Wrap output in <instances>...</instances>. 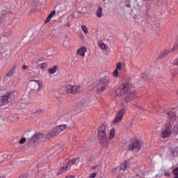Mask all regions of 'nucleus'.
Instances as JSON below:
<instances>
[{
    "instance_id": "obj_34",
    "label": "nucleus",
    "mask_w": 178,
    "mask_h": 178,
    "mask_svg": "<svg viewBox=\"0 0 178 178\" xmlns=\"http://www.w3.org/2000/svg\"><path fill=\"white\" fill-rule=\"evenodd\" d=\"M24 143H26V138H22L19 141V144H24Z\"/></svg>"
},
{
    "instance_id": "obj_48",
    "label": "nucleus",
    "mask_w": 178,
    "mask_h": 178,
    "mask_svg": "<svg viewBox=\"0 0 178 178\" xmlns=\"http://www.w3.org/2000/svg\"><path fill=\"white\" fill-rule=\"evenodd\" d=\"M177 94L178 95V89H177Z\"/></svg>"
},
{
    "instance_id": "obj_6",
    "label": "nucleus",
    "mask_w": 178,
    "mask_h": 178,
    "mask_svg": "<svg viewBox=\"0 0 178 178\" xmlns=\"http://www.w3.org/2000/svg\"><path fill=\"white\" fill-rule=\"evenodd\" d=\"M15 99V96L13 94L10 92L6 93L3 96L1 97V105L5 106V105H8V104L12 102Z\"/></svg>"
},
{
    "instance_id": "obj_42",
    "label": "nucleus",
    "mask_w": 178,
    "mask_h": 178,
    "mask_svg": "<svg viewBox=\"0 0 178 178\" xmlns=\"http://www.w3.org/2000/svg\"><path fill=\"white\" fill-rule=\"evenodd\" d=\"M28 68H29V67H27V65H24L23 66V69H24V70H26Z\"/></svg>"
},
{
    "instance_id": "obj_35",
    "label": "nucleus",
    "mask_w": 178,
    "mask_h": 178,
    "mask_svg": "<svg viewBox=\"0 0 178 178\" xmlns=\"http://www.w3.org/2000/svg\"><path fill=\"white\" fill-rule=\"evenodd\" d=\"M97 176V172H93L89 175L90 178H95Z\"/></svg>"
},
{
    "instance_id": "obj_14",
    "label": "nucleus",
    "mask_w": 178,
    "mask_h": 178,
    "mask_svg": "<svg viewBox=\"0 0 178 178\" xmlns=\"http://www.w3.org/2000/svg\"><path fill=\"white\" fill-rule=\"evenodd\" d=\"M132 16L136 22H139L140 19H141V16L140 15V10H138L136 13L133 12L132 13Z\"/></svg>"
},
{
    "instance_id": "obj_37",
    "label": "nucleus",
    "mask_w": 178,
    "mask_h": 178,
    "mask_svg": "<svg viewBox=\"0 0 178 178\" xmlns=\"http://www.w3.org/2000/svg\"><path fill=\"white\" fill-rule=\"evenodd\" d=\"M68 44H69V40H64L63 45V47H67Z\"/></svg>"
},
{
    "instance_id": "obj_30",
    "label": "nucleus",
    "mask_w": 178,
    "mask_h": 178,
    "mask_svg": "<svg viewBox=\"0 0 178 178\" xmlns=\"http://www.w3.org/2000/svg\"><path fill=\"white\" fill-rule=\"evenodd\" d=\"M172 173L175 175V178H178V167L172 170Z\"/></svg>"
},
{
    "instance_id": "obj_25",
    "label": "nucleus",
    "mask_w": 178,
    "mask_h": 178,
    "mask_svg": "<svg viewBox=\"0 0 178 178\" xmlns=\"http://www.w3.org/2000/svg\"><path fill=\"white\" fill-rule=\"evenodd\" d=\"M72 168V163L68 162L64 167V169L65 170H70V169Z\"/></svg>"
},
{
    "instance_id": "obj_1",
    "label": "nucleus",
    "mask_w": 178,
    "mask_h": 178,
    "mask_svg": "<svg viewBox=\"0 0 178 178\" xmlns=\"http://www.w3.org/2000/svg\"><path fill=\"white\" fill-rule=\"evenodd\" d=\"M117 97H121L122 102L127 104L136 98V92L129 83L122 84L115 91Z\"/></svg>"
},
{
    "instance_id": "obj_50",
    "label": "nucleus",
    "mask_w": 178,
    "mask_h": 178,
    "mask_svg": "<svg viewBox=\"0 0 178 178\" xmlns=\"http://www.w3.org/2000/svg\"><path fill=\"white\" fill-rule=\"evenodd\" d=\"M134 177H137V175L136 176H134Z\"/></svg>"
},
{
    "instance_id": "obj_43",
    "label": "nucleus",
    "mask_w": 178,
    "mask_h": 178,
    "mask_svg": "<svg viewBox=\"0 0 178 178\" xmlns=\"http://www.w3.org/2000/svg\"><path fill=\"white\" fill-rule=\"evenodd\" d=\"M37 74H40L41 73V72L40 71V70H38L35 71Z\"/></svg>"
},
{
    "instance_id": "obj_21",
    "label": "nucleus",
    "mask_w": 178,
    "mask_h": 178,
    "mask_svg": "<svg viewBox=\"0 0 178 178\" xmlns=\"http://www.w3.org/2000/svg\"><path fill=\"white\" fill-rule=\"evenodd\" d=\"M123 66V63L118 62L116 63V68L117 70H122V67Z\"/></svg>"
},
{
    "instance_id": "obj_38",
    "label": "nucleus",
    "mask_w": 178,
    "mask_h": 178,
    "mask_svg": "<svg viewBox=\"0 0 178 178\" xmlns=\"http://www.w3.org/2000/svg\"><path fill=\"white\" fill-rule=\"evenodd\" d=\"M4 159H5V156H3V155H0V163H2Z\"/></svg>"
},
{
    "instance_id": "obj_24",
    "label": "nucleus",
    "mask_w": 178,
    "mask_h": 178,
    "mask_svg": "<svg viewBox=\"0 0 178 178\" xmlns=\"http://www.w3.org/2000/svg\"><path fill=\"white\" fill-rule=\"evenodd\" d=\"M42 112V109L36 110L35 112L31 113V116H37V115H40Z\"/></svg>"
},
{
    "instance_id": "obj_11",
    "label": "nucleus",
    "mask_w": 178,
    "mask_h": 178,
    "mask_svg": "<svg viewBox=\"0 0 178 178\" xmlns=\"http://www.w3.org/2000/svg\"><path fill=\"white\" fill-rule=\"evenodd\" d=\"M86 52H87V47H81L77 50L76 54L78 55V56H81L82 58H84V56H86Z\"/></svg>"
},
{
    "instance_id": "obj_3",
    "label": "nucleus",
    "mask_w": 178,
    "mask_h": 178,
    "mask_svg": "<svg viewBox=\"0 0 178 178\" xmlns=\"http://www.w3.org/2000/svg\"><path fill=\"white\" fill-rule=\"evenodd\" d=\"M109 83H111V79L108 76H104L97 81L96 83V87L98 94H99L100 92H103V91H105Z\"/></svg>"
},
{
    "instance_id": "obj_49",
    "label": "nucleus",
    "mask_w": 178,
    "mask_h": 178,
    "mask_svg": "<svg viewBox=\"0 0 178 178\" xmlns=\"http://www.w3.org/2000/svg\"><path fill=\"white\" fill-rule=\"evenodd\" d=\"M166 176H168V173L165 172Z\"/></svg>"
},
{
    "instance_id": "obj_31",
    "label": "nucleus",
    "mask_w": 178,
    "mask_h": 178,
    "mask_svg": "<svg viewBox=\"0 0 178 178\" xmlns=\"http://www.w3.org/2000/svg\"><path fill=\"white\" fill-rule=\"evenodd\" d=\"M81 29L85 34H87V33H88V29H87V26H86V25H82Z\"/></svg>"
},
{
    "instance_id": "obj_18",
    "label": "nucleus",
    "mask_w": 178,
    "mask_h": 178,
    "mask_svg": "<svg viewBox=\"0 0 178 178\" xmlns=\"http://www.w3.org/2000/svg\"><path fill=\"white\" fill-rule=\"evenodd\" d=\"M169 54H170V50L165 49L161 53L159 58H165V56H168Z\"/></svg>"
},
{
    "instance_id": "obj_17",
    "label": "nucleus",
    "mask_w": 178,
    "mask_h": 178,
    "mask_svg": "<svg viewBox=\"0 0 178 178\" xmlns=\"http://www.w3.org/2000/svg\"><path fill=\"white\" fill-rule=\"evenodd\" d=\"M53 137H56V135H55L54 131H49L45 135V138H47V140H51V138H52Z\"/></svg>"
},
{
    "instance_id": "obj_20",
    "label": "nucleus",
    "mask_w": 178,
    "mask_h": 178,
    "mask_svg": "<svg viewBox=\"0 0 178 178\" xmlns=\"http://www.w3.org/2000/svg\"><path fill=\"white\" fill-rule=\"evenodd\" d=\"M96 15L99 18L102 17V7H99L98 10H97Z\"/></svg>"
},
{
    "instance_id": "obj_22",
    "label": "nucleus",
    "mask_w": 178,
    "mask_h": 178,
    "mask_svg": "<svg viewBox=\"0 0 178 178\" xmlns=\"http://www.w3.org/2000/svg\"><path fill=\"white\" fill-rule=\"evenodd\" d=\"M80 161V158L76 157L74 159H72L70 162L71 165H76V163H77L78 162Z\"/></svg>"
},
{
    "instance_id": "obj_28",
    "label": "nucleus",
    "mask_w": 178,
    "mask_h": 178,
    "mask_svg": "<svg viewBox=\"0 0 178 178\" xmlns=\"http://www.w3.org/2000/svg\"><path fill=\"white\" fill-rule=\"evenodd\" d=\"M113 77H115V78L119 77V70L115 69V70L113 72Z\"/></svg>"
},
{
    "instance_id": "obj_40",
    "label": "nucleus",
    "mask_w": 178,
    "mask_h": 178,
    "mask_svg": "<svg viewBox=\"0 0 178 178\" xmlns=\"http://www.w3.org/2000/svg\"><path fill=\"white\" fill-rule=\"evenodd\" d=\"M74 177H76V176L74 175H69L66 177V178H74Z\"/></svg>"
},
{
    "instance_id": "obj_33",
    "label": "nucleus",
    "mask_w": 178,
    "mask_h": 178,
    "mask_svg": "<svg viewBox=\"0 0 178 178\" xmlns=\"http://www.w3.org/2000/svg\"><path fill=\"white\" fill-rule=\"evenodd\" d=\"M64 172H66L65 167H62L59 170L57 175H62Z\"/></svg>"
},
{
    "instance_id": "obj_47",
    "label": "nucleus",
    "mask_w": 178,
    "mask_h": 178,
    "mask_svg": "<svg viewBox=\"0 0 178 178\" xmlns=\"http://www.w3.org/2000/svg\"><path fill=\"white\" fill-rule=\"evenodd\" d=\"M4 177L0 176V178H3Z\"/></svg>"
},
{
    "instance_id": "obj_12",
    "label": "nucleus",
    "mask_w": 178,
    "mask_h": 178,
    "mask_svg": "<svg viewBox=\"0 0 178 178\" xmlns=\"http://www.w3.org/2000/svg\"><path fill=\"white\" fill-rule=\"evenodd\" d=\"M168 116L169 119H170L171 122H172V123H175V122H176V114L175 113V112L169 111L168 113Z\"/></svg>"
},
{
    "instance_id": "obj_41",
    "label": "nucleus",
    "mask_w": 178,
    "mask_h": 178,
    "mask_svg": "<svg viewBox=\"0 0 178 178\" xmlns=\"http://www.w3.org/2000/svg\"><path fill=\"white\" fill-rule=\"evenodd\" d=\"M65 26H66V27H68V28H69V27H70V23L68 22V23H67V24H65Z\"/></svg>"
},
{
    "instance_id": "obj_15",
    "label": "nucleus",
    "mask_w": 178,
    "mask_h": 178,
    "mask_svg": "<svg viewBox=\"0 0 178 178\" xmlns=\"http://www.w3.org/2000/svg\"><path fill=\"white\" fill-rule=\"evenodd\" d=\"M16 70V65H13L9 72L6 74L7 77H12L15 74V70Z\"/></svg>"
},
{
    "instance_id": "obj_10",
    "label": "nucleus",
    "mask_w": 178,
    "mask_h": 178,
    "mask_svg": "<svg viewBox=\"0 0 178 178\" xmlns=\"http://www.w3.org/2000/svg\"><path fill=\"white\" fill-rule=\"evenodd\" d=\"M66 127H67V124H66L56 127L53 129L54 135L58 136V134H60V133H62V131H64V130H66Z\"/></svg>"
},
{
    "instance_id": "obj_32",
    "label": "nucleus",
    "mask_w": 178,
    "mask_h": 178,
    "mask_svg": "<svg viewBox=\"0 0 178 178\" xmlns=\"http://www.w3.org/2000/svg\"><path fill=\"white\" fill-rule=\"evenodd\" d=\"M99 46L102 49H106V45L104 42L99 43Z\"/></svg>"
},
{
    "instance_id": "obj_4",
    "label": "nucleus",
    "mask_w": 178,
    "mask_h": 178,
    "mask_svg": "<svg viewBox=\"0 0 178 178\" xmlns=\"http://www.w3.org/2000/svg\"><path fill=\"white\" fill-rule=\"evenodd\" d=\"M28 86L31 91H33L36 94L42 90V81L40 80L32 79L30 80Z\"/></svg>"
},
{
    "instance_id": "obj_7",
    "label": "nucleus",
    "mask_w": 178,
    "mask_h": 178,
    "mask_svg": "<svg viewBox=\"0 0 178 178\" xmlns=\"http://www.w3.org/2000/svg\"><path fill=\"white\" fill-rule=\"evenodd\" d=\"M172 125L170 124V122L165 124L164 130L161 134L162 138H168V137H170V136H172Z\"/></svg>"
},
{
    "instance_id": "obj_16",
    "label": "nucleus",
    "mask_w": 178,
    "mask_h": 178,
    "mask_svg": "<svg viewBox=\"0 0 178 178\" xmlns=\"http://www.w3.org/2000/svg\"><path fill=\"white\" fill-rule=\"evenodd\" d=\"M129 168H130V165H129L127 161H124L120 165L121 170H127Z\"/></svg>"
},
{
    "instance_id": "obj_8",
    "label": "nucleus",
    "mask_w": 178,
    "mask_h": 178,
    "mask_svg": "<svg viewBox=\"0 0 178 178\" xmlns=\"http://www.w3.org/2000/svg\"><path fill=\"white\" fill-rule=\"evenodd\" d=\"M80 90V86L70 83L65 87L67 94H77Z\"/></svg>"
},
{
    "instance_id": "obj_19",
    "label": "nucleus",
    "mask_w": 178,
    "mask_h": 178,
    "mask_svg": "<svg viewBox=\"0 0 178 178\" xmlns=\"http://www.w3.org/2000/svg\"><path fill=\"white\" fill-rule=\"evenodd\" d=\"M58 70V66L54 65L52 68L49 69L48 72L50 73V74H54V73H56V71Z\"/></svg>"
},
{
    "instance_id": "obj_36",
    "label": "nucleus",
    "mask_w": 178,
    "mask_h": 178,
    "mask_svg": "<svg viewBox=\"0 0 178 178\" xmlns=\"http://www.w3.org/2000/svg\"><path fill=\"white\" fill-rule=\"evenodd\" d=\"M28 177H29V174L25 173L21 175L19 178H28Z\"/></svg>"
},
{
    "instance_id": "obj_2",
    "label": "nucleus",
    "mask_w": 178,
    "mask_h": 178,
    "mask_svg": "<svg viewBox=\"0 0 178 178\" xmlns=\"http://www.w3.org/2000/svg\"><path fill=\"white\" fill-rule=\"evenodd\" d=\"M106 131H108V124H102L98 128L97 138L99 140V143L102 145V147H106L109 143V140H112L116 134L115 128L110 131L108 138Z\"/></svg>"
},
{
    "instance_id": "obj_23",
    "label": "nucleus",
    "mask_w": 178,
    "mask_h": 178,
    "mask_svg": "<svg viewBox=\"0 0 178 178\" xmlns=\"http://www.w3.org/2000/svg\"><path fill=\"white\" fill-rule=\"evenodd\" d=\"M33 137L35 138L36 141H38V140H41V138H42L44 136L42 135V134H38L35 135Z\"/></svg>"
},
{
    "instance_id": "obj_5",
    "label": "nucleus",
    "mask_w": 178,
    "mask_h": 178,
    "mask_svg": "<svg viewBox=\"0 0 178 178\" xmlns=\"http://www.w3.org/2000/svg\"><path fill=\"white\" fill-rule=\"evenodd\" d=\"M126 111H127L126 108H120L118 111V113L115 115V118L113 120V124H119V123H120V122H122V120L123 119V116H124V115H126Z\"/></svg>"
},
{
    "instance_id": "obj_9",
    "label": "nucleus",
    "mask_w": 178,
    "mask_h": 178,
    "mask_svg": "<svg viewBox=\"0 0 178 178\" xmlns=\"http://www.w3.org/2000/svg\"><path fill=\"white\" fill-rule=\"evenodd\" d=\"M142 146L143 145H141V142L138 140H136L129 145V149H130V151H134V152H138V151L141 149Z\"/></svg>"
},
{
    "instance_id": "obj_46",
    "label": "nucleus",
    "mask_w": 178,
    "mask_h": 178,
    "mask_svg": "<svg viewBox=\"0 0 178 178\" xmlns=\"http://www.w3.org/2000/svg\"><path fill=\"white\" fill-rule=\"evenodd\" d=\"M140 109H141L142 111H144V108H140Z\"/></svg>"
},
{
    "instance_id": "obj_29",
    "label": "nucleus",
    "mask_w": 178,
    "mask_h": 178,
    "mask_svg": "<svg viewBox=\"0 0 178 178\" xmlns=\"http://www.w3.org/2000/svg\"><path fill=\"white\" fill-rule=\"evenodd\" d=\"M112 172L113 173H114V175H116V173L119 172V165H115V167H113Z\"/></svg>"
},
{
    "instance_id": "obj_45",
    "label": "nucleus",
    "mask_w": 178,
    "mask_h": 178,
    "mask_svg": "<svg viewBox=\"0 0 178 178\" xmlns=\"http://www.w3.org/2000/svg\"><path fill=\"white\" fill-rule=\"evenodd\" d=\"M81 40H84V35L81 36Z\"/></svg>"
},
{
    "instance_id": "obj_27",
    "label": "nucleus",
    "mask_w": 178,
    "mask_h": 178,
    "mask_svg": "<svg viewBox=\"0 0 178 178\" xmlns=\"http://www.w3.org/2000/svg\"><path fill=\"white\" fill-rule=\"evenodd\" d=\"M37 140H35V138L33 136V137H32L31 139H30V140H29V145H34V144H35V142H36Z\"/></svg>"
},
{
    "instance_id": "obj_26",
    "label": "nucleus",
    "mask_w": 178,
    "mask_h": 178,
    "mask_svg": "<svg viewBox=\"0 0 178 178\" xmlns=\"http://www.w3.org/2000/svg\"><path fill=\"white\" fill-rule=\"evenodd\" d=\"M47 66H48V64H47L46 63L40 64L37 66L38 69H45L47 67Z\"/></svg>"
},
{
    "instance_id": "obj_44",
    "label": "nucleus",
    "mask_w": 178,
    "mask_h": 178,
    "mask_svg": "<svg viewBox=\"0 0 178 178\" xmlns=\"http://www.w3.org/2000/svg\"><path fill=\"white\" fill-rule=\"evenodd\" d=\"M126 6H127V8H131V6H130V4H126Z\"/></svg>"
},
{
    "instance_id": "obj_13",
    "label": "nucleus",
    "mask_w": 178,
    "mask_h": 178,
    "mask_svg": "<svg viewBox=\"0 0 178 178\" xmlns=\"http://www.w3.org/2000/svg\"><path fill=\"white\" fill-rule=\"evenodd\" d=\"M54 15H56V10L51 11L50 14L48 15L46 20L44 21V24H47V23H49V21L51 20V19H52V17H54Z\"/></svg>"
},
{
    "instance_id": "obj_39",
    "label": "nucleus",
    "mask_w": 178,
    "mask_h": 178,
    "mask_svg": "<svg viewBox=\"0 0 178 178\" xmlns=\"http://www.w3.org/2000/svg\"><path fill=\"white\" fill-rule=\"evenodd\" d=\"M174 65H175L176 66H178V58H176V59L174 60Z\"/></svg>"
}]
</instances>
